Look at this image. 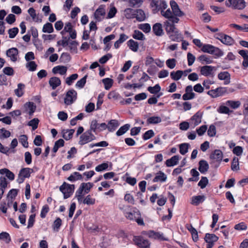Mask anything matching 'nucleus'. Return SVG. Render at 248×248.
I'll list each match as a JSON object with an SVG mask.
<instances>
[{"label":"nucleus","mask_w":248,"mask_h":248,"mask_svg":"<svg viewBox=\"0 0 248 248\" xmlns=\"http://www.w3.org/2000/svg\"><path fill=\"white\" fill-rule=\"evenodd\" d=\"M161 15L167 20L164 22L165 30L169 35L170 38L173 41H179L180 39V34L176 28L175 24L178 23L179 18L174 16L172 9H163L161 12Z\"/></svg>","instance_id":"f257e3e1"},{"label":"nucleus","mask_w":248,"mask_h":248,"mask_svg":"<svg viewBox=\"0 0 248 248\" xmlns=\"http://www.w3.org/2000/svg\"><path fill=\"white\" fill-rule=\"evenodd\" d=\"M201 50L204 53L214 54L217 57H220L223 55V52L219 48L209 44H204Z\"/></svg>","instance_id":"f03ea898"},{"label":"nucleus","mask_w":248,"mask_h":248,"mask_svg":"<svg viewBox=\"0 0 248 248\" xmlns=\"http://www.w3.org/2000/svg\"><path fill=\"white\" fill-rule=\"evenodd\" d=\"M150 6L153 8L152 12L156 14L158 11L167 9L168 5L167 3L162 0H152Z\"/></svg>","instance_id":"7ed1b4c3"},{"label":"nucleus","mask_w":248,"mask_h":248,"mask_svg":"<svg viewBox=\"0 0 248 248\" xmlns=\"http://www.w3.org/2000/svg\"><path fill=\"white\" fill-rule=\"evenodd\" d=\"M226 4L229 7L238 10L243 9L246 6L245 0H227Z\"/></svg>","instance_id":"20e7f679"},{"label":"nucleus","mask_w":248,"mask_h":248,"mask_svg":"<svg viewBox=\"0 0 248 248\" xmlns=\"http://www.w3.org/2000/svg\"><path fill=\"white\" fill-rule=\"evenodd\" d=\"M74 189V185H69L65 182H64L60 187V190L63 194L64 199L69 198L73 193Z\"/></svg>","instance_id":"39448f33"},{"label":"nucleus","mask_w":248,"mask_h":248,"mask_svg":"<svg viewBox=\"0 0 248 248\" xmlns=\"http://www.w3.org/2000/svg\"><path fill=\"white\" fill-rule=\"evenodd\" d=\"M95 139V137L92 133L90 130L86 131L80 137L79 143L84 145Z\"/></svg>","instance_id":"423d86ee"},{"label":"nucleus","mask_w":248,"mask_h":248,"mask_svg":"<svg viewBox=\"0 0 248 248\" xmlns=\"http://www.w3.org/2000/svg\"><path fill=\"white\" fill-rule=\"evenodd\" d=\"M32 171V169L29 168L22 169L19 172L17 182L19 184L23 183L25 178L30 177Z\"/></svg>","instance_id":"0eeeda50"},{"label":"nucleus","mask_w":248,"mask_h":248,"mask_svg":"<svg viewBox=\"0 0 248 248\" xmlns=\"http://www.w3.org/2000/svg\"><path fill=\"white\" fill-rule=\"evenodd\" d=\"M77 92L74 90L68 91L64 98V103L66 105L72 104L77 99Z\"/></svg>","instance_id":"6e6552de"},{"label":"nucleus","mask_w":248,"mask_h":248,"mask_svg":"<svg viewBox=\"0 0 248 248\" xmlns=\"http://www.w3.org/2000/svg\"><path fill=\"white\" fill-rule=\"evenodd\" d=\"M227 92L225 88L219 87L208 92L207 93L213 98H216L223 95Z\"/></svg>","instance_id":"1a4fd4ad"},{"label":"nucleus","mask_w":248,"mask_h":248,"mask_svg":"<svg viewBox=\"0 0 248 248\" xmlns=\"http://www.w3.org/2000/svg\"><path fill=\"white\" fill-rule=\"evenodd\" d=\"M215 67L209 65H204L200 68V73L202 75L205 77H213V71Z\"/></svg>","instance_id":"9d476101"},{"label":"nucleus","mask_w":248,"mask_h":248,"mask_svg":"<svg viewBox=\"0 0 248 248\" xmlns=\"http://www.w3.org/2000/svg\"><path fill=\"white\" fill-rule=\"evenodd\" d=\"M134 241L136 245L140 247L143 248H149L150 247L149 242L147 240L144 239L142 237H135Z\"/></svg>","instance_id":"9b49d317"},{"label":"nucleus","mask_w":248,"mask_h":248,"mask_svg":"<svg viewBox=\"0 0 248 248\" xmlns=\"http://www.w3.org/2000/svg\"><path fill=\"white\" fill-rule=\"evenodd\" d=\"M170 5L174 16L178 17L184 15V13L181 11L178 5L175 1L171 0L170 1Z\"/></svg>","instance_id":"f8f14e48"},{"label":"nucleus","mask_w":248,"mask_h":248,"mask_svg":"<svg viewBox=\"0 0 248 248\" xmlns=\"http://www.w3.org/2000/svg\"><path fill=\"white\" fill-rule=\"evenodd\" d=\"M185 92L186 93L182 96L184 100L192 99L195 97V94L193 92V88L191 85L187 86L186 88Z\"/></svg>","instance_id":"ddd939ff"},{"label":"nucleus","mask_w":248,"mask_h":248,"mask_svg":"<svg viewBox=\"0 0 248 248\" xmlns=\"http://www.w3.org/2000/svg\"><path fill=\"white\" fill-rule=\"evenodd\" d=\"M149 238L154 239H159L161 240H168L167 238L163 236V233L155 232L154 231H149L145 233Z\"/></svg>","instance_id":"4468645a"},{"label":"nucleus","mask_w":248,"mask_h":248,"mask_svg":"<svg viewBox=\"0 0 248 248\" xmlns=\"http://www.w3.org/2000/svg\"><path fill=\"white\" fill-rule=\"evenodd\" d=\"M106 10L104 6L101 5L95 11L94 14V17L98 21H100L104 18Z\"/></svg>","instance_id":"2eb2a0df"},{"label":"nucleus","mask_w":248,"mask_h":248,"mask_svg":"<svg viewBox=\"0 0 248 248\" xmlns=\"http://www.w3.org/2000/svg\"><path fill=\"white\" fill-rule=\"evenodd\" d=\"M18 54V49L15 47L10 48L6 51V55L7 57H9L10 60L14 62L17 61Z\"/></svg>","instance_id":"dca6fc26"},{"label":"nucleus","mask_w":248,"mask_h":248,"mask_svg":"<svg viewBox=\"0 0 248 248\" xmlns=\"http://www.w3.org/2000/svg\"><path fill=\"white\" fill-rule=\"evenodd\" d=\"M202 114L200 112H197L191 118V124L194 127L199 125L202 122Z\"/></svg>","instance_id":"f3484780"},{"label":"nucleus","mask_w":248,"mask_h":248,"mask_svg":"<svg viewBox=\"0 0 248 248\" xmlns=\"http://www.w3.org/2000/svg\"><path fill=\"white\" fill-rule=\"evenodd\" d=\"M222 43L227 45H231L233 43V39L230 36L226 34H219V37H217Z\"/></svg>","instance_id":"a211bd4d"},{"label":"nucleus","mask_w":248,"mask_h":248,"mask_svg":"<svg viewBox=\"0 0 248 248\" xmlns=\"http://www.w3.org/2000/svg\"><path fill=\"white\" fill-rule=\"evenodd\" d=\"M210 158L212 160L217 162H220L223 158V154L220 150H216L214 153L210 155Z\"/></svg>","instance_id":"6ab92c4d"},{"label":"nucleus","mask_w":248,"mask_h":248,"mask_svg":"<svg viewBox=\"0 0 248 248\" xmlns=\"http://www.w3.org/2000/svg\"><path fill=\"white\" fill-rule=\"evenodd\" d=\"M61 84L60 79L56 77H52L49 79V84L52 87V89H55Z\"/></svg>","instance_id":"aec40b11"},{"label":"nucleus","mask_w":248,"mask_h":248,"mask_svg":"<svg viewBox=\"0 0 248 248\" xmlns=\"http://www.w3.org/2000/svg\"><path fill=\"white\" fill-rule=\"evenodd\" d=\"M24 108L26 111H29V114L32 115L35 111L36 107L33 102H29L25 104Z\"/></svg>","instance_id":"412c9836"},{"label":"nucleus","mask_w":248,"mask_h":248,"mask_svg":"<svg viewBox=\"0 0 248 248\" xmlns=\"http://www.w3.org/2000/svg\"><path fill=\"white\" fill-rule=\"evenodd\" d=\"M67 70V67L62 65H58L53 67L52 69V72L54 74L59 73L61 75H63L66 73Z\"/></svg>","instance_id":"4be33fe9"},{"label":"nucleus","mask_w":248,"mask_h":248,"mask_svg":"<svg viewBox=\"0 0 248 248\" xmlns=\"http://www.w3.org/2000/svg\"><path fill=\"white\" fill-rule=\"evenodd\" d=\"M199 170L202 173H205L209 169V165L207 162L204 160H202L199 162Z\"/></svg>","instance_id":"5701e85b"},{"label":"nucleus","mask_w":248,"mask_h":248,"mask_svg":"<svg viewBox=\"0 0 248 248\" xmlns=\"http://www.w3.org/2000/svg\"><path fill=\"white\" fill-rule=\"evenodd\" d=\"M167 175L162 171H159L156 174L155 177L153 179L154 182H164L167 180Z\"/></svg>","instance_id":"b1692460"},{"label":"nucleus","mask_w":248,"mask_h":248,"mask_svg":"<svg viewBox=\"0 0 248 248\" xmlns=\"http://www.w3.org/2000/svg\"><path fill=\"white\" fill-rule=\"evenodd\" d=\"M205 199L204 195H199L192 197L191 203L194 205H198L202 202Z\"/></svg>","instance_id":"393cba45"},{"label":"nucleus","mask_w":248,"mask_h":248,"mask_svg":"<svg viewBox=\"0 0 248 248\" xmlns=\"http://www.w3.org/2000/svg\"><path fill=\"white\" fill-rule=\"evenodd\" d=\"M136 15L135 17L139 21H144L146 18V16L144 12L142 9H137L135 11Z\"/></svg>","instance_id":"a878e982"},{"label":"nucleus","mask_w":248,"mask_h":248,"mask_svg":"<svg viewBox=\"0 0 248 248\" xmlns=\"http://www.w3.org/2000/svg\"><path fill=\"white\" fill-rule=\"evenodd\" d=\"M153 31L156 35H162L163 33L162 24L159 23H155L153 27Z\"/></svg>","instance_id":"bb28decb"},{"label":"nucleus","mask_w":248,"mask_h":248,"mask_svg":"<svg viewBox=\"0 0 248 248\" xmlns=\"http://www.w3.org/2000/svg\"><path fill=\"white\" fill-rule=\"evenodd\" d=\"M179 160L178 155H174L166 161V165L167 167H171L176 165Z\"/></svg>","instance_id":"cd10ccee"},{"label":"nucleus","mask_w":248,"mask_h":248,"mask_svg":"<svg viewBox=\"0 0 248 248\" xmlns=\"http://www.w3.org/2000/svg\"><path fill=\"white\" fill-rule=\"evenodd\" d=\"M127 46L129 48L134 52H137L139 49V43L132 39L129 40L127 42Z\"/></svg>","instance_id":"c85d7f7f"},{"label":"nucleus","mask_w":248,"mask_h":248,"mask_svg":"<svg viewBox=\"0 0 248 248\" xmlns=\"http://www.w3.org/2000/svg\"><path fill=\"white\" fill-rule=\"evenodd\" d=\"M230 74L227 72H221L218 75V78L220 80H225V84L230 83Z\"/></svg>","instance_id":"c756f323"},{"label":"nucleus","mask_w":248,"mask_h":248,"mask_svg":"<svg viewBox=\"0 0 248 248\" xmlns=\"http://www.w3.org/2000/svg\"><path fill=\"white\" fill-rule=\"evenodd\" d=\"M202 64H210L212 63L213 60L211 59L210 56L206 55H202L198 58Z\"/></svg>","instance_id":"7c9ffc66"},{"label":"nucleus","mask_w":248,"mask_h":248,"mask_svg":"<svg viewBox=\"0 0 248 248\" xmlns=\"http://www.w3.org/2000/svg\"><path fill=\"white\" fill-rule=\"evenodd\" d=\"M128 36L125 34L122 33L120 35V38L119 40L116 41L114 45V46L115 48H118L120 46V45L126 41L128 39Z\"/></svg>","instance_id":"2f4dec72"},{"label":"nucleus","mask_w":248,"mask_h":248,"mask_svg":"<svg viewBox=\"0 0 248 248\" xmlns=\"http://www.w3.org/2000/svg\"><path fill=\"white\" fill-rule=\"evenodd\" d=\"M183 75V71L178 70L176 72L172 71L170 73L171 78L174 80H179Z\"/></svg>","instance_id":"473e14b6"},{"label":"nucleus","mask_w":248,"mask_h":248,"mask_svg":"<svg viewBox=\"0 0 248 248\" xmlns=\"http://www.w3.org/2000/svg\"><path fill=\"white\" fill-rule=\"evenodd\" d=\"M25 85L22 83H19L17 85V89L15 90L16 95L18 97L22 96L24 94Z\"/></svg>","instance_id":"72a5a7b5"},{"label":"nucleus","mask_w":248,"mask_h":248,"mask_svg":"<svg viewBox=\"0 0 248 248\" xmlns=\"http://www.w3.org/2000/svg\"><path fill=\"white\" fill-rule=\"evenodd\" d=\"M238 53L244 59L243 62V66L244 68H247L248 66V55L247 54L246 51L244 50H241L238 52Z\"/></svg>","instance_id":"f704fd0d"},{"label":"nucleus","mask_w":248,"mask_h":248,"mask_svg":"<svg viewBox=\"0 0 248 248\" xmlns=\"http://www.w3.org/2000/svg\"><path fill=\"white\" fill-rule=\"evenodd\" d=\"M0 173L5 174L6 176L11 180H13L15 178L14 174L7 169H2L0 170Z\"/></svg>","instance_id":"c9c22d12"},{"label":"nucleus","mask_w":248,"mask_h":248,"mask_svg":"<svg viewBox=\"0 0 248 248\" xmlns=\"http://www.w3.org/2000/svg\"><path fill=\"white\" fill-rule=\"evenodd\" d=\"M118 125V123L117 120H111L108 123V130L110 132L113 131Z\"/></svg>","instance_id":"e433bc0d"},{"label":"nucleus","mask_w":248,"mask_h":248,"mask_svg":"<svg viewBox=\"0 0 248 248\" xmlns=\"http://www.w3.org/2000/svg\"><path fill=\"white\" fill-rule=\"evenodd\" d=\"M204 239L206 243H214L217 240L218 237L214 234L207 233L205 235Z\"/></svg>","instance_id":"4c0bfd02"},{"label":"nucleus","mask_w":248,"mask_h":248,"mask_svg":"<svg viewBox=\"0 0 248 248\" xmlns=\"http://www.w3.org/2000/svg\"><path fill=\"white\" fill-rule=\"evenodd\" d=\"M82 179V175L78 172H75L68 177L67 180L72 182Z\"/></svg>","instance_id":"58836bf2"},{"label":"nucleus","mask_w":248,"mask_h":248,"mask_svg":"<svg viewBox=\"0 0 248 248\" xmlns=\"http://www.w3.org/2000/svg\"><path fill=\"white\" fill-rule=\"evenodd\" d=\"M130 127L129 124H125L121 126L116 132V135L118 136H121L124 134Z\"/></svg>","instance_id":"ea45409f"},{"label":"nucleus","mask_w":248,"mask_h":248,"mask_svg":"<svg viewBox=\"0 0 248 248\" xmlns=\"http://www.w3.org/2000/svg\"><path fill=\"white\" fill-rule=\"evenodd\" d=\"M124 16L126 18L130 19L135 18V11L131 8H127L124 10Z\"/></svg>","instance_id":"a19ab883"},{"label":"nucleus","mask_w":248,"mask_h":248,"mask_svg":"<svg viewBox=\"0 0 248 248\" xmlns=\"http://www.w3.org/2000/svg\"><path fill=\"white\" fill-rule=\"evenodd\" d=\"M161 118L159 116H153L149 117L147 122L148 124H157L161 122Z\"/></svg>","instance_id":"79ce46f5"},{"label":"nucleus","mask_w":248,"mask_h":248,"mask_svg":"<svg viewBox=\"0 0 248 248\" xmlns=\"http://www.w3.org/2000/svg\"><path fill=\"white\" fill-rule=\"evenodd\" d=\"M230 26L232 28H235L236 29L243 31H248V27L247 24H244L242 26L237 25L236 24H231Z\"/></svg>","instance_id":"37998d69"},{"label":"nucleus","mask_w":248,"mask_h":248,"mask_svg":"<svg viewBox=\"0 0 248 248\" xmlns=\"http://www.w3.org/2000/svg\"><path fill=\"white\" fill-rule=\"evenodd\" d=\"M37 65L34 61H30L26 64V67L30 71H34L36 70Z\"/></svg>","instance_id":"c03bdc74"},{"label":"nucleus","mask_w":248,"mask_h":248,"mask_svg":"<svg viewBox=\"0 0 248 248\" xmlns=\"http://www.w3.org/2000/svg\"><path fill=\"white\" fill-rule=\"evenodd\" d=\"M102 82L105 85V89L107 90H109L112 86L113 80L109 78H106L102 80Z\"/></svg>","instance_id":"a18cd8bd"},{"label":"nucleus","mask_w":248,"mask_h":248,"mask_svg":"<svg viewBox=\"0 0 248 248\" xmlns=\"http://www.w3.org/2000/svg\"><path fill=\"white\" fill-rule=\"evenodd\" d=\"M132 37L137 40H143L145 39L144 34L140 31L135 30L132 35Z\"/></svg>","instance_id":"49530a36"},{"label":"nucleus","mask_w":248,"mask_h":248,"mask_svg":"<svg viewBox=\"0 0 248 248\" xmlns=\"http://www.w3.org/2000/svg\"><path fill=\"white\" fill-rule=\"evenodd\" d=\"M189 146V144L187 143H184L180 144V153L181 154L184 155H185L188 152V149Z\"/></svg>","instance_id":"de8ad7c7"},{"label":"nucleus","mask_w":248,"mask_h":248,"mask_svg":"<svg viewBox=\"0 0 248 248\" xmlns=\"http://www.w3.org/2000/svg\"><path fill=\"white\" fill-rule=\"evenodd\" d=\"M54 31L53 26L52 24L50 23H47L45 24L42 29L43 32L52 33Z\"/></svg>","instance_id":"09e8293b"},{"label":"nucleus","mask_w":248,"mask_h":248,"mask_svg":"<svg viewBox=\"0 0 248 248\" xmlns=\"http://www.w3.org/2000/svg\"><path fill=\"white\" fill-rule=\"evenodd\" d=\"M147 90L152 94H155L158 93L161 90L160 86L158 84H156L154 87L150 86L148 87Z\"/></svg>","instance_id":"8fccbe9b"},{"label":"nucleus","mask_w":248,"mask_h":248,"mask_svg":"<svg viewBox=\"0 0 248 248\" xmlns=\"http://www.w3.org/2000/svg\"><path fill=\"white\" fill-rule=\"evenodd\" d=\"M75 132L74 129L67 130L63 133L62 137L66 140H69L72 138Z\"/></svg>","instance_id":"3c124183"},{"label":"nucleus","mask_w":248,"mask_h":248,"mask_svg":"<svg viewBox=\"0 0 248 248\" xmlns=\"http://www.w3.org/2000/svg\"><path fill=\"white\" fill-rule=\"evenodd\" d=\"M11 135V133L9 131L6 130L5 128H1L0 129V139H4L9 137Z\"/></svg>","instance_id":"603ef678"},{"label":"nucleus","mask_w":248,"mask_h":248,"mask_svg":"<svg viewBox=\"0 0 248 248\" xmlns=\"http://www.w3.org/2000/svg\"><path fill=\"white\" fill-rule=\"evenodd\" d=\"M28 12L34 21L38 22L39 20L38 16L36 14L35 10L33 8H30Z\"/></svg>","instance_id":"864d4df0"},{"label":"nucleus","mask_w":248,"mask_h":248,"mask_svg":"<svg viewBox=\"0 0 248 248\" xmlns=\"http://www.w3.org/2000/svg\"><path fill=\"white\" fill-rule=\"evenodd\" d=\"M0 239L8 243L11 241V238L9 233L6 232H2L0 233Z\"/></svg>","instance_id":"5fc2aeb1"},{"label":"nucleus","mask_w":248,"mask_h":248,"mask_svg":"<svg viewBox=\"0 0 248 248\" xmlns=\"http://www.w3.org/2000/svg\"><path fill=\"white\" fill-rule=\"evenodd\" d=\"M226 105L235 109L238 108L240 105L239 101H234L232 100H228L226 102Z\"/></svg>","instance_id":"6e6d98bb"},{"label":"nucleus","mask_w":248,"mask_h":248,"mask_svg":"<svg viewBox=\"0 0 248 248\" xmlns=\"http://www.w3.org/2000/svg\"><path fill=\"white\" fill-rule=\"evenodd\" d=\"M99 124H98L97 120H93L92 121L90 130L91 131H93L94 132H96L97 131H98V126Z\"/></svg>","instance_id":"4d7b16f0"},{"label":"nucleus","mask_w":248,"mask_h":248,"mask_svg":"<svg viewBox=\"0 0 248 248\" xmlns=\"http://www.w3.org/2000/svg\"><path fill=\"white\" fill-rule=\"evenodd\" d=\"M80 186L84 190V193L87 194L89 192L90 189L93 187V185L91 183H82Z\"/></svg>","instance_id":"13d9d810"},{"label":"nucleus","mask_w":248,"mask_h":248,"mask_svg":"<svg viewBox=\"0 0 248 248\" xmlns=\"http://www.w3.org/2000/svg\"><path fill=\"white\" fill-rule=\"evenodd\" d=\"M188 229L191 233L193 240L194 241H197L198 239V235L197 230L192 226H190V227L188 228Z\"/></svg>","instance_id":"bf43d9fd"},{"label":"nucleus","mask_w":248,"mask_h":248,"mask_svg":"<svg viewBox=\"0 0 248 248\" xmlns=\"http://www.w3.org/2000/svg\"><path fill=\"white\" fill-rule=\"evenodd\" d=\"M208 184V180L206 177H202L198 183V186L202 189L205 188Z\"/></svg>","instance_id":"052dcab7"},{"label":"nucleus","mask_w":248,"mask_h":248,"mask_svg":"<svg viewBox=\"0 0 248 248\" xmlns=\"http://www.w3.org/2000/svg\"><path fill=\"white\" fill-rule=\"evenodd\" d=\"M87 78V75H85L83 78H82L81 79L78 81L76 84V87L78 88H82L86 82V78Z\"/></svg>","instance_id":"680f3d73"},{"label":"nucleus","mask_w":248,"mask_h":248,"mask_svg":"<svg viewBox=\"0 0 248 248\" xmlns=\"http://www.w3.org/2000/svg\"><path fill=\"white\" fill-rule=\"evenodd\" d=\"M139 28L146 33L149 32L151 31V26L148 23L140 24Z\"/></svg>","instance_id":"e2e57ef3"},{"label":"nucleus","mask_w":248,"mask_h":248,"mask_svg":"<svg viewBox=\"0 0 248 248\" xmlns=\"http://www.w3.org/2000/svg\"><path fill=\"white\" fill-rule=\"evenodd\" d=\"M78 77V75L77 74H74L71 75L70 77L67 78H66V83L68 85H71L73 81L77 79Z\"/></svg>","instance_id":"0e129e2a"},{"label":"nucleus","mask_w":248,"mask_h":248,"mask_svg":"<svg viewBox=\"0 0 248 248\" xmlns=\"http://www.w3.org/2000/svg\"><path fill=\"white\" fill-rule=\"evenodd\" d=\"M62 225V220L60 218L58 217L54 221L53 225V228L54 231H58L60 227Z\"/></svg>","instance_id":"69168bd1"},{"label":"nucleus","mask_w":248,"mask_h":248,"mask_svg":"<svg viewBox=\"0 0 248 248\" xmlns=\"http://www.w3.org/2000/svg\"><path fill=\"white\" fill-rule=\"evenodd\" d=\"M19 142L25 148L28 147V138L25 135H21L19 139Z\"/></svg>","instance_id":"338daca9"},{"label":"nucleus","mask_w":248,"mask_h":248,"mask_svg":"<svg viewBox=\"0 0 248 248\" xmlns=\"http://www.w3.org/2000/svg\"><path fill=\"white\" fill-rule=\"evenodd\" d=\"M39 122L37 118H34L29 122L28 125L31 126L33 130H35L37 128Z\"/></svg>","instance_id":"774afa93"}]
</instances>
